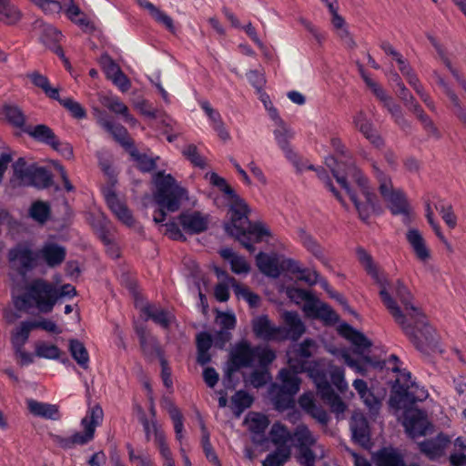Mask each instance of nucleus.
Instances as JSON below:
<instances>
[{"mask_svg":"<svg viewBox=\"0 0 466 466\" xmlns=\"http://www.w3.org/2000/svg\"><path fill=\"white\" fill-rule=\"evenodd\" d=\"M380 300L413 346L426 353L438 347L436 334L420 308L412 303L411 293H380Z\"/></svg>","mask_w":466,"mask_h":466,"instance_id":"nucleus-1","label":"nucleus"},{"mask_svg":"<svg viewBox=\"0 0 466 466\" xmlns=\"http://www.w3.org/2000/svg\"><path fill=\"white\" fill-rule=\"evenodd\" d=\"M228 200L229 220L224 225L225 231L252 253L255 251L252 241L261 242L266 238L271 237V232L265 223L249 221L250 209L247 202L238 194Z\"/></svg>","mask_w":466,"mask_h":466,"instance_id":"nucleus-2","label":"nucleus"},{"mask_svg":"<svg viewBox=\"0 0 466 466\" xmlns=\"http://www.w3.org/2000/svg\"><path fill=\"white\" fill-rule=\"evenodd\" d=\"M332 172L338 183L346 189L361 220L367 221L371 215L379 212L377 196L371 190L368 178L359 167L354 165L349 166L345 176L339 175L334 169Z\"/></svg>","mask_w":466,"mask_h":466,"instance_id":"nucleus-3","label":"nucleus"},{"mask_svg":"<svg viewBox=\"0 0 466 466\" xmlns=\"http://www.w3.org/2000/svg\"><path fill=\"white\" fill-rule=\"evenodd\" d=\"M9 275L18 278L17 285L25 286L26 291H53L51 286L42 279L27 283V274L38 264V253L28 242H19L6 253Z\"/></svg>","mask_w":466,"mask_h":466,"instance_id":"nucleus-4","label":"nucleus"},{"mask_svg":"<svg viewBox=\"0 0 466 466\" xmlns=\"http://www.w3.org/2000/svg\"><path fill=\"white\" fill-rule=\"evenodd\" d=\"M156 191L153 198L159 207L153 216L155 223L158 224L166 219V210L176 212L180 208L184 199H187V190L180 187L170 175L158 171L153 176Z\"/></svg>","mask_w":466,"mask_h":466,"instance_id":"nucleus-5","label":"nucleus"},{"mask_svg":"<svg viewBox=\"0 0 466 466\" xmlns=\"http://www.w3.org/2000/svg\"><path fill=\"white\" fill-rule=\"evenodd\" d=\"M286 328L276 326L269 320L268 316L256 317L252 321V329L256 338L264 341H282L286 339L297 341L306 331L300 317L296 311H285Z\"/></svg>","mask_w":466,"mask_h":466,"instance_id":"nucleus-6","label":"nucleus"},{"mask_svg":"<svg viewBox=\"0 0 466 466\" xmlns=\"http://www.w3.org/2000/svg\"><path fill=\"white\" fill-rule=\"evenodd\" d=\"M276 360L275 350L268 346H252L248 340H242L235 344L229 352V368L227 378L224 379V387L230 386V373L244 368H253L258 360L259 368H269Z\"/></svg>","mask_w":466,"mask_h":466,"instance_id":"nucleus-7","label":"nucleus"},{"mask_svg":"<svg viewBox=\"0 0 466 466\" xmlns=\"http://www.w3.org/2000/svg\"><path fill=\"white\" fill-rule=\"evenodd\" d=\"M301 370L308 372V376L311 378L316 385L319 397L329 406L331 412L341 414L347 410V404L334 391L332 385L328 380V373L324 369L319 367L316 361L308 362L301 360Z\"/></svg>","mask_w":466,"mask_h":466,"instance_id":"nucleus-8","label":"nucleus"},{"mask_svg":"<svg viewBox=\"0 0 466 466\" xmlns=\"http://www.w3.org/2000/svg\"><path fill=\"white\" fill-rule=\"evenodd\" d=\"M355 253L359 264L380 291H400L407 289L401 279L390 281L380 263L375 260L373 256L367 249L362 247H357Z\"/></svg>","mask_w":466,"mask_h":466,"instance_id":"nucleus-9","label":"nucleus"},{"mask_svg":"<svg viewBox=\"0 0 466 466\" xmlns=\"http://www.w3.org/2000/svg\"><path fill=\"white\" fill-rule=\"evenodd\" d=\"M102 418V408L98 405L94 406L87 411V415L86 418H83L81 421L83 427H85V432H76L70 437L51 434V440L64 450H70L76 446L86 445L93 440L96 428L101 423Z\"/></svg>","mask_w":466,"mask_h":466,"instance_id":"nucleus-10","label":"nucleus"},{"mask_svg":"<svg viewBox=\"0 0 466 466\" xmlns=\"http://www.w3.org/2000/svg\"><path fill=\"white\" fill-rule=\"evenodd\" d=\"M371 168L375 178L379 183V190L382 198L388 202L389 208L394 215L409 214V205L403 193L395 190L391 177L386 174L380 166L374 160L371 161Z\"/></svg>","mask_w":466,"mask_h":466,"instance_id":"nucleus-11","label":"nucleus"},{"mask_svg":"<svg viewBox=\"0 0 466 466\" xmlns=\"http://www.w3.org/2000/svg\"><path fill=\"white\" fill-rule=\"evenodd\" d=\"M290 299L295 298V294L287 293ZM297 297L305 300L304 312L307 317L318 319L325 325H333L338 322L339 316L327 303H323L316 298L315 293H296Z\"/></svg>","mask_w":466,"mask_h":466,"instance_id":"nucleus-12","label":"nucleus"},{"mask_svg":"<svg viewBox=\"0 0 466 466\" xmlns=\"http://www.w3.org/2000/svg\"><path fill=\"white\" fill-rule=\"evenodd\" d=\"M288 273L299 282L309 288L317 285L320 289L329 291V285L328 280L321 276L316 269L304 267L299 260L294 258L288 263Z\"/></svg>","mask_w":466,"mask_h":466,"instance_id":"nucleus-13","label":"nucleus"},{"mask_svg":"<svg viewBox=\"0 0 466 466\" xmlns=\"http://www.w3.org/2000/svg\"><path fill=\"white\" fill-rule=\"evenodd\" d=\"M291 259L275 252H259L256 256V266L263 275L278 279L282 272L288 273V263Z\"/></svg>","mask_w":466,"mask_h":466,"instance_id":"nucleus-14","label":"nucleus"},{"mask_svg":"<svg viewBox=\"0 0 466 466\" xmlns=\"http://www.w3.org/2000/svg\"><path fill=\"white\" fill-rule=\"evenodd\" d=\"M177 220L188 234H200L208 228L210 217L198 210H187L180 213Z\"/></svg>","mask_w":466,"mask_h":466,"instance_id":"nucleus-15","label":"nucleus"},{"mask_svg":"<svg viewBox=\"0 0 466 466\" xmlns=\"http://www.w3.org/2000/svg\"><path fill=\"white\" fill-rule=\"evenodd\" d=\"M433 76L437 84L441 87L445 96L448 97L452 113L466 127V107L459 95L451 85L438 71H433Z\"/></svg>","mask_w":466,"mask_h":466,"instance_id":"nucleus-16","label":"nucleus"},{"mask_svg":"<svg viewBox=\"0 0 466 466\" xmlns=\"http://www.w3.org/2000/svg\"><path fill=\"white\" fill-rule=\"evenodd\" d=\"M402 425H404L407 435L410 438L421 437L427 432V415L423 410L418 409L406 411Z\"/></svg>","mask_w":466,"mask_h":466,"instance_id":"nucleus-17","label":"nucleus"},{"mask_svg":"<svg viewBox=\"0 0 466 466\" xmlns=\"http://www.w3.org/2000/svg\"><path fill=\"white\" fill-rule=\"evenodd\" d=\"M354 127L365 137L376 148H382L385 141L372 122L367 117L363 111H360L353 118Z\"/></svg>","mask_w":466,"mask_h":466,"instance_id":"nucleus-18","label":"nucleus"},{"mask_svg":"<svg viewBox=\"0 0 466 466\" xmlns=\"http://www.w3.org/2000/svg\"><path fill=\"white\" fill-rule=\"evenodd\" d=\"M140 312H142L146 320H152L165 330L169 329L171 322L175 319V316L169 312L168 309L156 305L155 303H147L144 305L143 308L140 309Z\"/></svg>","mask_w":466,"mask_h":466,"instance_id":"nucleus-19","label":"nucleus"},{"mask_svg":"<svg viewBox=\"0 0 466 466\" xmlns=\"http://www.w3.org/2000/svg\"><path fill=\"white\" fill-rule=\"evenodd\" d=\"M451 443V438L444 433L437 437L420 442V451L430 460H437L444 454V451Z\"/></svg>","mask_w":466,"mask_h":466,"instance_id":"nucleus-20","label":"nucleus"},{"mask_svg":"<svg viewBox=\"0 0 466 466\" xmlns=\"http://www.w3.org/2000/svg\"><path fill=\"white\" fill-rule=\"evenodd\" d=\"M35 29L39 31V38L44 45L54 49L58 56H64L62 47L57 45L61 40L62 35L56 28L42 21H36L35 23Z\"/></svg>","mask_w":466,"mask_h":466,"instance_id":"nucleus-21","label":"nucleus"},{"mask_svg":"<svg viewBox=\"0 0 466 466\" xmlns=\"http://www.w3.org/2000/svg\"><path fill=\"white\" fill-rule=\"evenodd\" d=\"M429 41L434 47L438 58L442 62V64L446 66V68L450 71L451 76L454 77L459 86L464 90L466 93V79L462 77L459 70L453 66L452 62L450 58L449 52L447 48L438 41L434 36H428Z\"/></svg>","mask_w":466,"mask_h":466,"instance_id":"nucleus-22","label":"nucleus"},{"mask_svg":"<svg viewBox=\"0 0 466 466\" xmlns=\"http://www.w3.org/2000/svg\"><path fill=\"white\" fill-rule=\"evenodd\" d=\"M25 404H27L30 414L35 417L54 421L59 420L61 418L59 408L55 404L40 402L34 399H27Z\"/></svg>","mask_w":466,"mask_h":466,"instance_id":"nucleus-23","label":"nucleus"},{"mask_svg":"<svg viewBox=\"0 0 466 466\" xmlns=\"http://www.w3.org/2000/svg\"><path fill=\"white\" fill-rule=\"evenodd\" d=\"M339 334L342 335L354 347V351L363 353L371 346V342L362 332L358 331L350 325L344 323L339 327Z\"/></svg>","mask_w":466,"mask_h":466,"instance_id":"nucleus-24","label":"nucleus"},{"mask_svg":"<svg viewBox=\"0 0 466 466\" xmlns=\"http://www.w3.org/2000/svg\"><path fill=\"white\" fill-rule=\"evenodd\" d=\"M299 238L303 247L316 259H318L324 267L328 268H331L330 258L327 256L324 248L313 238L312 235L307 233L306 231H301Z\"/></svg>","mask_w":466,"mask_h":466,"instance_id":"nucleus-25","label":"nucleus"},{"mask_svg":"<svg viewBox=\"0 0 466 466\" xmlns=\"http://www.w3.org/2000/svg\"><path fill=\"white\" fill-rule=\"evenodd\" d=\"M100 103L115 115L122 116L124 120L131 125L136 126L137 120L129 113V109L118 97L102 96L99 98Z\"/></svg>","mask_w":466,"mask_h":466,"instance_id":"nucleus-26","label":"nucleus"},{"mask_svg":"<svg viewBox=\"0 0 466 466\" xmlns=\"http://www.w3.org/2000/svg\"><path fill=\"white\" fill-rule=\"evenodd\" d=\"M350 427H351L354 442L360 446L369 444L370 440V425L364 415H354L350 422Z\"/></svg>","mask_w":466,"mask_h":466,"instance_id":"nucleus-27","label":"nucleus"},{"mask_svg":"<svg viewBox=\"0 0 466 466\" xmlns=\"http://www.w3.org/2000/svg\"><path fill=\"white\" fill-rule=\"evenodd\" d=\"M271 401L274 407L280 412L295 408V396L298 391L290 390L274 389L270 387Z\"/></svg>","mask_w":466,"mask_h":466,"instance_id":"nucleus-28","label":"nucleus"},{"mask_svg":"<svg viewBox=\"0 0 466 466\" xmlns=\"http://www.w3.org/2000/svg\"><path fill=\"white\" fill-rule=\"evenodd\" d=\"M39 255L48 267L54 268L60 265L65 260L66 250L64 247L50 242L41 248L38 256Z\"/></svg>","mask_w":466,"mask_h":466,"instance_id":"nucleus-29","label":"nucleus"},{"mask_svg":"<svg viewBox=\"0 0 466 466\" xmlns=\"http://www.w3.org/2000/svg\"><path fill=\"white\" fill-rule=\"evenodd\" d=\"M277 378L279 383H274L270 387L286 390H300L301 380L298 377L295 368H281Z\"/></svg>","mask_w":466,"mask_h":466,"instance_id":"nucleus-30","label":"nucleus"},{"mask_svg":"<svg viewBox=\"0 0 466 466\" xmlns=\"http://www.w3.org/2000/svg\"><path fill=\"white\" fill-rule=\"evenodd\" d=\"M406 238L412 248L416 257L422 262L431 258V251L427 248L426 242L421 233L416 228H410L406 234Z\"/></svg>","mask_w":466,"mask_h":466,"instance_id":"nucleus-31","label":"nucleus"},{"mask_svg":"<svg viewBox=\"0 0 466 466\" xmlns=\"http://www.w3.org/2000/svg\"><path fill=\"white\" fill-rule=\"evenodd\" d=\"M417 400L408 390L407 385H402L400 380H396L391 387L390 396V405L391 408H405L407 403L414 404Z\"/></svg>","mask_w":466,"mask_h":466,"instance_id":"nucleus-32","label":"nucleus"},{"mask_svg":"<svg viewBox=\"0 0 466 466\" xmlns=\"http://www.w3.org/2000/svg\"><path fill=\"white\" fill-rule=\"evenodd\" d=\"M401 74L406 77L410 86L415 90V92L419 95V96L425 103V105L431 111H435V103L431 98L430 95L425 92L423 86L421 85L419 77L417 76L411 66H409L408 67H406L404 70L401 71Z\"/></svg>","mask_w":466,"mask_h":466,"instance_id":"nucleus-33","label":"nucleus"},{"mask_svg":"<svg viewBox=\"0 0 466 466\" xmlns=\"http://www.w3.org/2000/svg\"><path fill=\"white\" fill-rule=\"evenodd\" d=\"M376 465L378 466H406L402 455L392 447H384L376 452Z\"/></svg>","mask_w":466,"mask_h":466,"instance_id":"nucleus-34","label":"nucleus"},{"mask_svg":"<svg viewBox=\"0 0 466 466\" xmlns=\"http://www.w3.org/2000/svg\"><path fill=\"white\" fill-rule=\"evenodd\" d=\"M43 296L41 293H35V310L37 312L48 313L54 309L55 304L58 299L67 298L72 299L77 296V293H46Z\"/></svg>","mask_w":466,"mask_h":466,"instance_id":"nucleus-35","label":"nucleus"},{"mask_svg":"<svg viewBox=\"0 0 466 466\" xmlns=\"http://www.w3.org/2000/svg\"><path fill=\"white\" fill-rule=\"evenodd\" d=\"M139 346L144 354L149 357H155L161 360L164 357V351L161 350L157 339L152 335L146 333L144 329L137 330Z\"/></svg>","mask_w":466,"mask_h":466,"instance_id":"nucleus-36","label":"nucleus"},{"mask_svg":"<svg viewBox=\"0 0 466 466\" xmlns=\"http://www.w3.org/2000/svg\"><path fill=\"white\" fill-rule=\"evenodd\" d=\"M25 132L35 139L48 144L53 149L58 150L59 140L53 130L46 125H37L34 127H28Z\"/></svg>","mask_w":466,"mask_h":466,"instance_id":"nucleus-37","label":"nucleus"},{"mask_svg":"<svg viewBox=\"0 0 466 466\" xmlns=\"http://www.w3.org/2000/svg\"><path fill=\"white\" fill-rule=\"evenodd\" d=\"M220 256L230 263L231 270L236 274L248 273L250 266L244 257L237 254L233 249L225 248L219 250Z\"/></svg>","mask_w":466,"mask_h":466,"instance_id":"nucleus-38","label":"nucleus"},{"mask_svg":"<svg viewBox=\"0 0 466 466\" xmlns=\"http://www.w3.org/2000/svg\"><path fill=\"white\" fill-rule=\"evenodd\" d=\"M0 117L15 127L22 128L25 124V116L16 105H3L0 109Z\"/></svg>","mask_w":466,"mask_h":466,"instance_id":"nucleus-39","label":"nucleus"},{"mask_svg":"<svg viewBox=\"0 0 466 466\" xmlns=\"http://www.w3.org/2000/svg\"><path fill=\"white\" fill-rule=\"evenodd\" d=\"M296 449H299L301 447H313L317 440L313 437L309 429H308L306 424H299L294 430V432L291 434L290 441Z\"/></svg>","mask_w":466,"mask_h":466,"instance_id":"nucleus-40","label":"nucleus"},{"mask_svg":"<svg viewBox=\"0 0 466 466\" xmlns=\"http://www.w3.org/2000/svg\"><path fill=\"white\" fill-rule=\"evenodd\" d=\"M27 77L30 79L32 84L40 88L47 97L54 100L59 99V87H52L46 76L42 75L38 71H34L27 74Z\"/></svg>","mask_w":466,"mask_h":466,"instance_id":"nucleus-41","label":"nucleus"},{"mask_svg":"<svg viewBox=\"0 0 466 466\" xmlns=\"http://www.w3.org/2000/svg\"><path fill=\"white\" fill-rule=\"evenodd\" d=\"M22 18L21 11L11 0H0V22L7 25L17 24Z\"/></svg>","mask_w":466,"mask_h":466,"instance_id":"nucleus-42","label":"nucleus"},{"mask_svg":"<svg viewBox=\"0 0 466 466\" xmlns=\"http://www.w3.org/2000/svg\"><path fill=\"white\" fill-rule=\"evenodd\" d=\"M69 351L72 359L76 361V364H78L81 369L86 370L88 368L90 364V355H88L86 346H84L80 340L71 339L69 340Z\"/></svg>","mask_w":466,"mask_h":466,"instance_id":"nucleus-43","label":"nucleus"},{"mask_svg":"<svg viewBox=\"0 0 466 466\" xmlns=\"http://www.w3.org/2000/svg\"><path fill=\"white\" fill-rule=\"evenodd\" d=\"M52 184V176L44 167H32L31 173L25 186H33L38 188L50 187Z\"/></svg>","mask_w":466,"mask_h":466,"instance_id":"nucleus-44","label":"nucleus"},{"mask_svg":"<svg viewBox=\"0 0 466 466\" xmlns=\"http://www.w3.org/2000/svg\"><path fill=\"white\" fill-rule=\"evenodd\" d=\"M245 421L248 423V430L250 433L265 439V431L269 425V420L266 415L255 412L248 415Z\"/></svg>","mask_w":466,"mask_h":466,"instance_id":"nucleus-45","label":"nucleus"},{"mask_svg":"<svg viewBox=\"0 0 466 466\" xmlns=\"http://www.w3.org/2000/svg\"><path fill=\"white\" fill-rule=\"evenodd\" d=\"M291 434L286 425L280 422H275L269 431L270 441L277 447H288L286 444L290 441Z\"/></svg>","mask_w":466,"mask_h":466,"instance_id":"nucleus-46","label":"nucleus"},{"mask_svg":"<svg viewBox=\"0 0 466 466\" xmlns=\"http://www.w3.org/2000/svg\"><path fill=\"white\" fill-rule=\"evenodd\" d=\"M14 307L19 312L35 314V293H23L13 298Z\"/></svg>","mask_w":466,"mask_h":466,"instance_id":"nucleus-47","label":"nucleus"},{"mask_svg":"<svg viewBox=\"0 0 466 466\" xmlns=\"http://www.w3.org/2000/svg\"><path fill=\"white\" fill-rule=\"evenodd\" d=\"M235 415L239 416L244 410L249 409L254 402L253 396L244 390H238L231 399Z\"/></svg>","mask_w":466,"mask_h":466,"instance_id":"nucleus-48","label":"nucleus"},{"mask_svg":"<svg viewBox=\"0 0 466 466\" xmlns=\"http://www.w3.org/2000/svg\"><path fill=\"white\" fill-rule=\"evenodd\" d=\"M34 330L29 325V320L20 322L19 326L12 331L11 342L13 348H24L29 339L30 332Z\"/></svg>","mask_w":466,"mask_h":466,"instance_id":"nucleus-49","label":"nucleus"},{"mask_svg":"<svg viewBox=\"0 0 466 466\" xmlns=\"http://www.w3.org/2000/svg\"><path fill=\"white\" fill-rule=\"evenodd\" d=\"M290 458V449L288 446H277L263 461V466H282Z\"/></svg>","mask_w":466,"mask_h":466,"instance_id":"nucleus-50","label":"nucleus"},{"mask_svg":"<svg viewBox=\"0 0 466 466\" xmlns=\"http://www.w3.org/2000/svg\"><path fill=\"white\" fill-rule=\"evenodd\" d=\"M35 354L45 360H60L61 350L56 345L39 342L35 345Z\"/></svg>","mask_w":466,"mask_h":466,"instance_id":"nucleus-51","label":"nucleus"},{"mask_svg":"<svg viewBox=\"0 0 466 466\" xmlns=\"http://www.w3.org/2000/svg\"><path fill=\"white\" fill-rule=\"evenodd\" d=\"M329 380L337 388L339 393L344 394L348 390L349 385L344 377V369L338 366H332L329 372Z\"/></svg>","mask_w":466,"mask_h":466,"instance_id":"nucleus-52","label":"nucleus"},{"mask_svg":"<svg viewBox=\"0 0 466 466\" xmlns=\"http://www.w3.org/2000/svg\"><path fill=\"white\" fill-rule=\"evenodd\" d=\"M113 137L125 147H133V141L130 139L127 130L119 124L111 123V127L106 129Z\"/></svg>","mask_w":466,"mask_h":466,"instance_id":"nucleus-53","label":"nucleus"},{"mask_svg":"<svg viewBox=\"0 0 466 466\" xmlns=\"http://www.w3.org/2000/svg\"><path fill=\"white\" fill-rule=\"evenodd\" d=\"M63 106L66 110H68L71 116L77 119H83L86 116V112L85 108L76 101L70 97L56 99Z\"/></svg>","mask_w":466,"mask_h":466,"instance_id":"nucleus-54","label":"nucleus"},{"mask_svg":"<svg viewBox=\"0 0 466 466\" xmlns=\"http://www.w3.org/2000/svg\"><path fill=\"white\" fill-rule=\"evenodd\" d=\"M168 414L170 416L171 421H173L174 423L176 440L181 441V439L183 437V417L181 411L177 406L170 403L168 408Z\"/></svg>","mask_w":466,"mask_h":466,"instance_id":"nucleus-55","label":"nucleus"},{"mask_svg":"<svg viewBox=\"0 0 466 466\" xmlns=\"http://www.w3.org/2000/svg\"><path fill=\"white\" fill-rule=\"evenodd\" d=\"M49 206L42 201L35 202L29 210L32 218L39 223H45L49 216Z\"/></svg>","mask_w":466,"mask_h":466,"instance_id":"nucleus-56","label":"nucleus"},{"mask_svg":"<svg viewBox=\"0 0 466 466\" xmlns=\"http://www.w3.org/2000/svg\"><path fill=\"white\" fill-rule=\"evenodd\" d=\"M131 156L137 162V167L143 172H149L156 168V158L149 157L145 154H140L137 150L131 152Z\"/></svg>","mask_w":466,"mask_h":466,"instance_id":"nucleus-57","label":"nucleus"},{"mask_svg":"<svg viewBox=\"0 0 466 466\" xmlns=\"http://www.w3.org/2000/svg\"><path fill=\"white\" fill-rule=\"evenodd\" d=\"M296 460L298 463L303 466H314L316 464L317 455L312 447H301L296 449Z\"/></svg>","mask_w":466,"mask_h":466,"instance_id":"nucleus-58","label":"nucleus"},{"mask_svg":"<svg viewBox=\"0 0 466 466\" xmlns=\"http://www.w3.org/2000/svg\"><path fill=\"white\" fill-rule=\"evenodd\" d=\"M99 64L108 79L120 72V66L107 54H103L99 58Z\"/></svg>","mask_w":466,"mask_h":466,"instance_id":"nucleus-59","label":"nucleus"},{"mask_svg":"<svg viewBox=\"0 0 466 466\" xmlns=\"http://www.w3.org/2000/svg\"><path fill=\"white\" fill-rule=\"evenodd\" d=\"M13 169L15 177L20 181L19 184L25 186L31 173L32 167H27L25 159L20 157L14 163Z\"/></svg>","mask_w":466,"mask_h":466,"instance_id":"nucleus-60","label":"nucleus"},{"mask_svg":"<svg viewBox=\"0 0 466 466\" xmlns=\"http://www.w3.org/2000/svg\"><path fill=\"white\" fill-rule=\"evenodd\" d=\"M183 156L187 158L194 166L198 167L200 168L206 167V161L203 157L198 153V147L190 144L187 146L183 151Z\"/></svg>","mask_w":466,"mask_h":466,"instance_id":"nucleus-61","label":"nucleus"},{"mask_svg":"<svg viewBox=\"0 0 466 466\" xmlns=\"http://www.w3.org/2000/svg\"><path fill=\"white\" fill-rule=\"evenodd\" d=\"M344 362L350 368L354 369L355 371L364 374L365 373V364H370L371 360L370 357H364L363 359H355L350 356L348 352L343 353Z\"/></svg>","mask_w":466,"mask_h":466,"instance_id":"nucleus-62","label":"nucleus"},{"mask_svg":"<svg viewBox=\"0 0 466 466\" xmlns=\"http://www.w3.org/2000/svg\"><path fill=\"white\" fill-rule=\"evenodd\" d=\"M315 347L316 342L312 339L307 338L304 341L298 344L295 354L302 360H308L312 356V349Z\"/></svg>","mask_w":466,"mask_h":466,"instance_id":"nucleus-63","label":"nucleus"},{"mask_svg":"<svg viewBox=\"0 0 466 466\" xmlns=\"http://www.w3.org/2000/svg\"><path fill=\"white\" fill-rule=\"evenodd\" d=\"M436 209L439 210L441 218L444 220V222L450 228H456L457 217L454 214L453 208L451 205H442L440 208L436 207Z\"/></svg>","mask_w":466,"mask_h":466,"instance_id":"nucleus-64","label":"nucleus"}]
</instances>
